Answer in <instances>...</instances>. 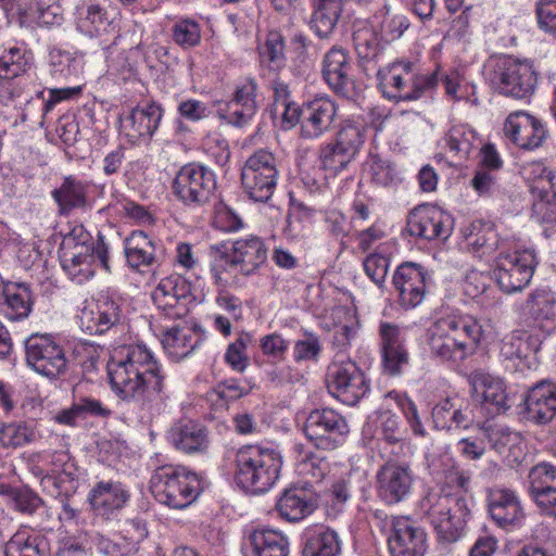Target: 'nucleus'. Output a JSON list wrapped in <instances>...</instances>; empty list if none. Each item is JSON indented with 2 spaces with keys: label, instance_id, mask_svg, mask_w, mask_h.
<instances>
[{
  "label": "nucleus",
  "instance_id": "f257e3e1",
  "mask_svg": "<svg viewBox=\"0 0 556 556\" xmlns=\"http://www.w3.org/2000/svg\"><path fill=\"white\" fill-rule=\"evenodd\" d=\"M108 374L118 399L134 402L152 415L164 410L168 397L165 376L146 345H127L115 351L108 364Z\"/></svg>",
  "mask_w": 556,
  "mask_h": 556
},
{
  "label": "nucleus",
  "instance_id": "f03ea898",
  "mask_svg": "<svg viewBox=\"0 0 556 556\" xmlns=\"http://www.w3.org/2000/svg\"><path fill=\"white\" fill-rule=\"evenodd\" d=\"M482 336V326L473 316L450 314L437 319L427 329L426 344L431 357L441 362H458L469 355Z\"/></svg>",
  "mask_w": 556,
  "mask_h": 556
},
{
  "label": "nucleus",
  "instance_id": "7ed1b4c3",
  "mask_svg": "<svg viewBox=\"0 0 556 556\" xmlns=\"http://www.w3.org/2000/svg\"><path fill=\"white\" fill-rule=\"evenodd\" d=\"M60 260L71 279L83 283L93 277L97 265L110 270L109 244L100 232L93 239L84 226L78 225L63 238Z\"/></svg>",
  "mask_w": 556,
  "mask_h": 556
},
{
  "label": "nucleus",
  "instance_id": "20e7f679",
  "mask_svg": "<svg viewBox=\"0 0 556 556\" xmlns=\"http://www.w3.org/2000/svg\"><path fill=\"white\" fill-rule=\"evenodd\" d=\"M235 464L237 485L247 492L262 494L279 479L282 457L274 448L247 444L236 451Z\"/></svg>",
  "mask_w": 556,
  "mask_h": 556
},
{
  "label": "nucleus",
  "instance_id": "39448f33",
  "mask_svg": "<svg viewBox=\"0 0 556 556\" xmlns=\"http://www.w3.org/2000/svg\"><path fill=\"white\" fill-rule=\"evenodd\" d=\"M418 513L435 531L441 542L457 541L470 514L466 500L444 493L440 489L429 490L418 502Z\"/></svg>",
  "mask_w": 556,
  "mask_h": 556
},
{
  "label": "nucleus",
  "instance_id": "423d86ee",
  "mask_svg": "<svg viewBox=\"0 0 556 556\" xmlns=\"http://www.w3.org/2000/svg\"><path fill=\"white\" fill-rule=\"evenodd\" d=\"M384 98L394 102L420 99L439 84V73H418L409 61H396L380 68L377 74Z\"/></svg>",
  "mask_w": 556,
  "mask_h": 556
},
{
  "label": "nucleus",
  "instance_id": "0eeeda50",
  "mask_svg": "<svg viewBox=\"0 0 556 556\" xmlns=\"http://www.w3.org/2000/svg\"><path fill=\"white\" fill-rule=\"evenodd\" d=\"M199 486L195 473L173 465L156 468L150 479L156 501L175 509L188 507L198 497Z\"/></svg>",
  "mask_w": 556,
  "mask_h": 556
},
{
  "label": "nucleus",
  "instance_id": "6e6552de",
  "mask_svg": "<svg viewBox=\"0 0 556 556\" xmlns=\"http://www.w3.org/2000/svg\"><path fill=\"white\" fill-rule=\"evenodd\" d=\"M485 67L490 85L503 96L523 99L534 90L536 74L526 61L498 55L491 58Z\"/></svg>",
  "mask_w": 556,
  "mask_h": 556
},
{
  "label": "nucleus",
  "instance_id": "1a4fd4ad",
  "mask_svg": "<svg viewBox=\"0 0 556 556\" xmlns=\"http://www.w3.org/2000/svg\"><path fill=\"white\" fill-rule=\"evenodd\" d=\"M349 351H336L325 383L330 394L346 405H355L369 390L364 372L350 358Z\"/></svg>",
  "mask_w": 556,
  "mask_h": 556
},
{
  "label": "nucleus",
  "instance_id": "9d476101",
  "mask_svg": "<svg viewBox=\"0 0 556 556\" xmlns=\"http://www.w3.org/2000/svg\"><path fill=\"white\" fill-rule=\"evenodd\" d=\"M336 288L321 290L320 299L325 301L323 312L318 315L321 329L333 332L331 344L336 351H349L352 340L355 339L358 329L356 313L349 306L338 305Z\"/></svg>",
  "mask_w": 556,
  "mask_h": 556
},
{
  "label": "nucleus",
  "instance_id": "9b49d317",
  "mask_svg": "<svg viewBox=\"0 0 556 556\" xmlns=\"http://www.w3.org/2000/svg\"><path fill=\"white\" fill-rule=\"evenodd\" d=\"M277 178L276 157L265 149L250 155L241 170L243 190L255 202H266L271 198Z\"/></svg>",
  "mask_w": 556,
  "mask_h": 556
},
{
  "label": "nucleus",
  "instance_id": "f8f14e48",
  "mask_svg": "<svg viewBox=\"0 0 556 556\" xmlns=\"http://www.w3.org/2000/svg\"><path fill=\"white\" fill-rule=\"evenodd\" d=\"M25 359L28 367L49 379H56L67 370L63 346L48 333H34L25 340Z\"/></svg>",
  "mask_w": 556,
  "mask_h": 556
},
{
  "label": "nucleus",
  "instance_id": "ddd939ff",
  "mask_svg": "<svg viewBox=\"0 0 556 556\" xmlns=\"http://www.w3.org/2000/svg\"><path fill=\"white\" fill-rule=\"evenodd\" d=\"M536 265L531 250L507 252L505 249L495 258L494 279L505 293L521 291L529 285Z\"/></svg>",
  "mask_w": 556,
  "mask_h": 556
},
{
  "label": "nucleus",
  "instance_id": "4468645a",
  "mask_svg": "<svg viewBox=\"0 0 556 556\" xmlns=\"http://www.w3.org/2000/svg\"><path fill=\"white\" fill-rule=\"evenodd\" d=\"M215 187V174L197 163L182 166L173 181L174 194L186 205L205 204Z\"/></svg>",
  "mask_w": 556,
  "mask_h": 556
},
{
  "label": "nucleus",
  "instance_id": "2eb2a0df",
  "mask_svg": "<svg viewBox=\"0 0 556 556\" xmlns=\"http://www.w3.org/2000/svg\"><path fill=\"white\" fill-rule=\"evenodd\" d=\"M452 216L435 205L415 207L407 218V231L410 236L425 240H446L453 230Z\"/></svg>",
  "mask_w": 556,
  "mask_h": 556
},
{
  "label": "nucleus",
  "instance_id": "dca6fc26",
  "mask_svg": "<svg viewBox=\"0 0 556 556\" xmlns=\"http://www.w3.org/2000/svg\"><path fill=\"white\" fill-rule=\"evenodd\" d=\"M191 296L190 283L180 275L163 278L151 293L154 305L173 319L185 317L188 312V299Z\"/></svg>",
  "mask_w": 556,
  "mask_h": 556
},
{
  "label": "nucleus",
  "instance_id": "f3484780",
  "mask_svg": "<svg viewBox=\"0 0 556 556\" xmlns=\"http://www.w3.org/2000/svg\"><path fill=\"white\" fill-rule=\"evenodd\" d=\"M414 481V473L408 465L389 462L377 471V494L386 504H397L409 496Z\"/></svg>",
  "mask_w": 556,
  "mask_h": 556
},
{
  "label": "nucleus",
  "instance_id": "a211bd4d",
  "mask_svg": "<svg viewBox=\"0 0 556 556\" xmlns=\"http://www.w3.org/2000/svg\"><path fill=\"white\" fill-rule=\"evenodd\" d=\"M379 337L383 370L390 376H399L409 362L405 332L397 325L384 321L379 326Z\"/></svg>",
  "mask_w": 556,
  "mask_h": 556
},
{
  "label": "nucleus",
  "instance_id": "6ab92c4d",
  "mask_svg": "<svg viewBox=\"0 0 556 556\" xmlns=\"http://www.w3.org/2000/svg\"><path fill=\"white\" fill-rule=\"evenodd\" d=\"M391 556H424L427 551V534L406 517H395L388 539Z\"/></svg>",
  "mask_w": 556,
  "mask_h": 556
},
{
  "label": "nucleus",
  "instance_id": "aec40b11",
  "mask_svg": "<svg viewBox=\"0 0 556 556\" xmlns=\"http://www.w3.org/2000/svg\"><path fill=\"white\" fill-rule=\"evenodd\" d=\"M427 281L428 275L420 265H400L393 275V286L397 291L400 305L406 309L419 305L426 295Z\"/></svg>",
  "mask_w": 556,
  "mask_h": 556
},
{
  "label": "nucleus",
  "instance_id": "412c9836",
  "mask_svg": "<svg viewBox=\"0 0 556 556\" xmlns=\"http://www.w3.org/2000/svg\"><path fill=\"white\" fill-rule=\"evenodd\" d=\"M504 134L514 144L525 150L539 148L546 138L542 122L525 111H516L507 116Z\"/></svg>",
  "mask_w": 556,
  "mask_h": 556
},
{
  "label": "nucleus",
  "instance_id": "4be33fe9",
  "mask_svg": "<svg viewBox=\"0 0 556 556\" xmlns=\"http://www.w3.org/2000/svg\"><path fill=\"white\" fill-rule=\"evenodd\" d=\"M525 414L536 425H546L556 416V382L542 380L525 395Z\"/></svg>",
  "mask_w": 556,
  "mask_h": 556
},
{
  "label": "nucleus",
  "instance_id": "5701e85b",
  "mask_svg": "<svg viewBox=\"0 0 556 556\" xmlns=\"http://www.w3.org/2000/svg\"><path fill=\"white\" fill-rule=\"evenodd\" d=\"M486 501L491 518L502 528L515 527L525 518L520 498L514 490L494 486L488 491Z\"/></svg>",
  "mask_w": 556,
  "mask_h": 556
},
{
  "label": "nucleus",
  "instance_id": "b1692460",
  "mask_svg": "<svg viewBox=\"0 0 556 556\" xmlns=\"http://www.w3.org/2000/svg\"><path fill=\"white\" fill-rule=\"evenodd\" d=\"M473 395L480 399L490 414H501L509 407V399L504 381L481 370L473 371L469 377Z\"/></svg>",
  "mask_w": 556,
  "mask_h": 556
},
{
  "label": "nucleus",
  "instance_id": "393cba45",
  "mask_svg": "<svg viewBox=\"0 0 556 556\" xmlns=\"http://www.w3.org/2000/svg\"><path fill=\"white\" fill-rule=\"evenodd\" d=\"M529 494L536 506L545 514L556 507V466L540 463L528 473Z\"/></svg>",
  "mask_w": 556,
  "mask_h": 556
},
{
  "label": "nucleus",
  "instance_id": "a878e982",
  "mask_svg": "<svg viewBox=\"0 0 556 556\" xmlns=\"http://www.w3.org/2000/svg\"><path fill=\"white\" fill-rule=\"evenodd\" d=\"M129 497V491L121 482L100 481L91 489L88 501L98 516L111 519L125 507Z\"/></svg>",
  "mask_w": 556,
  "mask_h": 556
},
{
  "label": "nucleus",
  "instance_id": "bb28decb",
  "mask_svg": "<svg viewBox=\"0 0 556 556\" xmlns=\"http://www.w3.org/2000/svg\"><path fill=\"white\" fill-rule=\"evenodd\" d=\"M167 438L176 450L186 454L205 453L210 445L206 428L192 419H179L174 422Z\"/></svg>",
  "mask_w": 556,
  "mask_h": 556
},
{
  "label": "nucleus",
  "instance_id": "cd10ccee",
  "mask_svg": "<svg viewBox=\"0 0 556 556\" xmlns=\"http://www.w3.org/2000/svg\"><path fill=\"white\" fill-rule=\"evenodd\" d=\"M288 536L278 529L258 526L247 538L244 556H288Z\"/></svg>",
  "mask_w": 556,
  "mask_h": 556
},
{
  "label": "nucleus",
  "instance_id": "c85d7f7f",
  "mask_svg": "<svg viewBox=\"0 0 556 556\" xmlns=\"http://www.w3.org/2000/svg\"><path fill=\"white\" fill-rule=\"evenodd\" d=\"M349 427L332 409L315 410V448L331 451L343 444Z\"/></svg>",
  "mask_w": 556,
  "mask_h": 556
},
{
  "label": "nucleus",
  "instance_id": "c756f323",
  "mask_svg": "<svg viewBox=\"0 0 556 556\" xmlns=\"http://www.w3.org/2000/svg\"><path fill=\"white\" fill-rule=\"evenodd\" d=\"M119 299L102 296L96 309H85L80 316L81 328L90 334H102L117 326L122 319Z\"/></svg>",
  "mask_w": 556,
  "mask_h": 556
},
{
  "label": "nucleus",
  "instance_id": "7c9ffc66",
  "mask_svg": "<svg viewBox=\"0 0 556 556\" xmlns=\"http://www.w3.org/2000/svg\"><path fill=\"white\" fill-rule=\"evenodd\" d=\"M257 84L254 78H247L237 86L231 100L227 103L225 118L236 126L247 125L255 115Z\"/></svg>",
  "mask_w": 556,
  "mask_h": 556
},
{
  "label": "nucleus",
  "instance_id": "2f4dec72",
  "mask_svg": "<svg viewBox=\"0 0 556 556\" xmlns=\"http://www.w3.org/2000/svg\"><path fill=\"white\" fill-rule=\"evenodd\" d=\"M467 250L479 258L491 256L495 251H503L504 243L498 241L493 226L482 220H475L463 230Z\"/></svg>",
  "mask_w": 556,
  "mask_h": 556
},
{
  "label": "nucleus",
  "instance_id": "473e14b6",
  "mask_svg": "<svg viewBox=\"0 0 556 556\" xmlns=\"http://www.w3.org/2000/svg\"><path fill=\"white\" fill-rule=\"evenodd\" d=\"M267 260V249L261 238L250 236L233 242L232 255L227 261L231 266H240L244 275L254 273Z\"/></svg>",
  "mask_w": 556,
  "mask_h": 556
},
{
  "label": "nucleus",
  "instance_id": "72a5a7b5",
  "mask_svg": "<svg viewBox=\"0 0 556 556\" xmlns=\"http://www.w3.org/2000/svg\"><path fill=\"white\" fill-rule=\"evenodd\" d=\"M125 255L132 268L160 262L163 250L143 231H134L125 241Z\"/></svg>",
  "mask_w": 556,
  "mask_h": 556
},
{
  "label": "nucleus",
  "instance_id": "f704fd0d",
  "mask_svg": "<svg viewBox=\"0 0 556 556\" xmlns=\"http://www.w3.org/2000/svg\"><path fill=\"white\" fill-rule=\"evenodd\" d=\"M313 491L305 485H294L286 490L277 502L279 515L288 521H299L311 514Z\"/></svg>",
  "mask_w": 556,
  "mask_h": 556
},
{
  "label": "nucleus",
  "instance_id": "c9c22d12",
  "mask_svg": "<svg viewBox=\"0 0 556 556\" xmlns=\"http://www.w3.org/2000/svg\"><path fill=\"white\" fill-rule=\"evenodd\" d=\"M432 476L442 480L451 489L467 491L470 482V473L457 466L454 457L445 452L433 455L429 462Z\"/></svg>",
  "mask_w": 556,
  "mask_h": 556
},
{
  "label": "nucleus",
  "instance_id": "e433bc0d",
  "mask_svg": "<svg viewBox=\"0 0 556 556\" xmlns=\"http://www.w3.org/2000/svg\"><path fill=\"white\" fill-rule=\"evenodd\" d=\"M202 341L198 329L175 326L167 328L162 338V344L167 354L176 361L187 357Z\"/></svg>",
  "mask_w": 556,
  "mask_h": 556
},
{
  "label": "nucleus",
  "instance_id": "4c0bfd02",
  "mask_svg": "<svg viewBox=\"0 0 556 556\" xmlns=\"http://www.w3.org/2000/svg\"><path fill=\"white\" fill-rule=\"evenodd\" d=\"M350 64L343 49L332 48L323 61L321 75L324 80L337 92H341L351 84Z\"/></svg>",
  "mask_w": 556,
  "mask_h": 556
},
{
  "label": "nucleus",
  "instance_id": "58836bf2",
  "mask_svg": "<svg viewBox=\"0 0 556 556\" xmlns=\"http://www.w3.org/2000/svg\"><path fill=\"white\" fill-rule=\"evenodd\" d=\"M349 480L344 478L329 479L325 481V488L317 498L315 508L323 507L327 517H337L350 500Z\"/></svg>",
  "mask_w": 556,
  "mask_h": 556
},
{
  "label": "nucleus",
  "instance_id": "ea45409f",
  "mask_svg": "<svg viewBox=\"0 0 556 556\" xmlns=\"http://www.w3.org/2000/svg\"><path fill=\"white\" fill-rule=\"evenodd\" d=\"M2 299L5 313L12 320L27 317L33 307V294L29 285L25 282H7Z\"/></svg>",
  "mask_w": 556,
  "mask_h": 556
},
{
  "label": "nucleus",
  "instance_id": "a19ab883",
  "mask_svg": "<svg viewBox=\"0 0 556 556\" xmlns=\"http://www.w3.org/2000/svg\"><path fill=\"white\" fill-rule=\"evenodd\" d=\"M381 41L392 42L403 36L409 27L408 18L404 14L392 12L389 4H384L371 17Z\"/></svg>",
  "mask_w": 556,
  "mask_h": 556
},
{
  "label": "nucleus",
  "instance_id": "79ce46f5",
  "mask_svg": "<svg viewBox=\"0 0 556 556\" xmlns=\"http://www.w3.org/2000/svg\"><path fill=\"white\" fill-rule=\"evenodd\" d=\"M521 173L534 197H548L556 191V175L543 162H529Z\"/></svg>",
  "mask_w": 556,
  "mask_h": 556
},
{
  "label": "nucleus",
  "instance_id": "37998d69",
  "mask_svg": "<svg viewBox=\"0 0 556 556\" xmlns=\"http://www.w3.org/2000/svg\"><path fill=\"white\" fill-rule=\"evenodd\" d=\"M112 414L101 401L93 397L83 396L72 404L68 409L59 413L56 420L64 425H74L77 419L87 417L108 418Z\"/></svg>",
  "mask_w": 556,
  "mask_h": 556
},
{
  "label": "nucleus",
  "instance_id": "c03bdc74",
  "mask_svg": "<svg viewBox=\"0 0 556 556\" xmlns=\"http://www.w3.org/2000/svg\"><path fill=\"white\" fill-rule=\"evenodd\" d=\"M162 118V110L159 105L151 103L131 111L127 122L130 124L132 138L151 137L159 127Z\"/></svg>",
  "mask_w": 556,
  "mask_h": 556
},
{
  "label": "nucleus",
  "instance_id": "a18cd8bd",
  "mask_svg": "<svg viewBox=\"0 0 556 556\" xmlns=\"http://www.w3.org/2000/svg\"><path fill=\"white\" fill-rule=\"evenodd\" d=\"M4 556H47V542L37 534L17 531L5 543Z\"/></svg>",
  "mask_w": 556,
  "mask_h": 556
},
{
  "label": "nucleus",
  "instance_id": "49530a36",
  "mask_svg": "<svg viewBox=\"0 0 556 556\" xmlns=\"http://www.w3.org/2000/svg\"><path fill=\"white\" fill-rule=\"evenodd\" d=\"M526 309L534 321L556 323V295L551 290L536 289L530 293Z\"/></svg>",
  "mask_w": 556,
  "mask_h": 556
},
{
  "label": "nucleus",
  "instance_id": "de8ad7c7",
  "mask_svg": "<svg viewBox=\"0 0 556 556\" xmlns=\"http://www.w3.org/2000/svg\"><path fill=\"white\" fill-rule=\"evenodd\" d=\"M52 197L62 214L86 204V186L73 178H65L63 184L52 191Z\"/></svg>",
  "mask_w": 556,
  "mask_h": 556
},
{
  "label": "nucleus",
  "instance_id": "09e8293b",
  "mask_svg": "<svg viewBox=\"0 0 556 556\" xmlns=\"http://www.w3.org/2000/svg\"><path fill=\"white\" fill-rule=\"evenodd\" d=\"M536 350L535 340L525 330H515L506 334L501 343L500 353L505 359H521Z\"/></svg>",
  "mask_w": 556,
  "mask_h": 556
},
{
  "label": "nucleus",
  "instance_id": "8fccbe9b",
  "mask_svg": "<svg viewBox=\"0 0 556 556\" xmlns=\"http://www.w3.org/2000/svg\"><path fill=\"white\" fill-rule=\"evenodd\" d=\"M112 22L109 20L106 12L99 4H90L85 12L80 13L77 21V29L90 37H99L106 33Z\"/></svg>",
  "mask_w": 556,
  "mask_h": 556
},
{
  "label": "nucleus",
  "instance_id": "3c124183",
  "mask_svg": "<svg viewBox=\"0 0 556 556\" xmlns=\"http://www.w3.org/2000/svg\"><path fill=\"white\" fill-rule=\"evenodd\" d=\"M381 41L377 28L372 25V20L361 23L353 33L354 48L359 58L367 59L374 56L377 47Z\"/></svg>",
  "mask_w": 556,
  "mask_h": 556
},
{
  "label": "nucleus",
  "instance_id": "603ef678",
  "mask_svg": "<svg viewBox=\"0 0 556 556\" xmlns=\"http://www.w3.org/2000/svg\"><path fill=\"white\" fill-rule=\"evenodd\" d=\"M29 67V60L20 48L5 49L0 55V77L16 78L26 73Z\"/></svg>",
  "mask_w": 556,
  "mask_h": 556
},
{
  "label": "nucleus",
  "instance_id": "864d4df0",
  "mask_svg": "<svg viewBox=\"0 0 556 556\" xmlns=\"http://www.w3.org/2000/svg\"><path fill=\"white\" fill-rule=\"evenodd\" d=\"M35 432L26 422L0 426V445L4 448L23 446L34 440Z\"/></svg>",
  "mask_w": 556,
  "mask_h": 556
},
{
  "label": "nucleus",
  "instance_id": "5fc2aeb1",
  "mask_svg": "<svg viewBox=\"0 0 556 556\" xmlns=\"http://www.w3.org/2000/svg\"><path fill=\"white\" fill-rule=\"evenodd\" d=\"M341 10L340 1L318 2L315 10V34L321 38L332 33Z\"/></svg>",
  "mask_w": 556,
  "mask_h": 556
},
{
  "label": "nucleus",
  "instance_id": "6e6d98bb",
  "mask_svg": "<svg viewBox=\"0 0 556 556\" xmlns=\"http://www.w3.org/2000/svg\"><path fill=\"white\" fill-rule=\"evenodd\" d=\"M448 150L459 159H466L475 147L476 137L472 130L464 126H454L445 137Z\"/></svg>",
  "mask_w": 556,
  "mask_h": 556
},
{
  "label": "nucleus",
  "instance_id": "4d7b16f0",
  "mask_svg": "<svg viewBox=\"0 0 556 556\" xmlns=\"http://www.w3.org/2000/svg\"><path fill=\"white\" fill-rule=\"evenodd\" d=\"M386 397L395 402L416 435H426L427 432L418 415L417 406L405 393L390 391L387 393Z\"/></svg>",
  "mask_w": 556,
  "mask_h": 556
},
{
  "label": "nucleus",
  "instance_id": "13d9d810",
  "mask_svg": "<svg viewBox=\"0 0 556 556\" xmlns=\"http://www.w3.org/2000/svg\"><path fill=\"white\" fill-rule=\"evenodd\" d=\"M134 549V546L126 542H113L101 533L89 534V551L103 556H126Z\"/></svg>",
  "mask_w": 556,
  "mask_h": 556
},
{
  "label": "nucleus",
  "instance_id": "bf43d9fd",
  "mask_svg": "<svg viewBox=\"0 0 556 556\" xmlns=\"http://www.w3.org/2000/svg\"><path fill=\"white\" fill-rule=\"evenodd\" d=\"M319 157L325 169L337 173L344 168L354 155L336 141L325 146L320 151Z\"/></svg>",
  "mask_w": 556,
  "mask_h": 556
},
{
  "label": "nucleus",
  "instance_id": "052dcab7",
  "mask_svg": "<svg viewBox=\"0 0 556 556\" xmlns=\"http://www.w3.org/2000/svg\"><path fill=\"white\" fill-rule=\"evenodd\" d=\"M173 38L177 45L184 48L195 47L201 41V28L192 20H181L173 27Z\"/></svg>",
  "mask_w": 556,
  "mask_h": 556
},
{
  "label": "nucleus",
  "instance_id": "680f3d73",
  "mask_svg": "<svg viewBox=\"0 0 556 556\" xmlns=\"http://www.w3.org/2000/svg\"><path fill=\"white\" fill-rule=\"evenodd\" d=\"M336 141L355 156L364 143L363 126L354 121H346L338 132Z\"/></svg>",
  "mask_w": 556,
  "mask_h": 556
},
{
  "label": "nucleus",
  "instance_id": "e2e57ef3",
  "mask_svg": "<svg viewBox=\"0 0 556 556\" xmlns=\"http://www.w3.org/2000/svg\"><path fill=\"white\" fill-rule=\"evenodd\" d=\"M283 39L278 31H270L264 47L260 49V56L263 63L279 66L283 59Z\"/></svg>",
  "mask_w": 556,
  "mask_h": 556
},
{
  "label": "nucleus",
  "instance_id": "0e129e2a",
  "mask_svg": "<svg viewBox=\"0 0 556 556\" xmlns=\"http://www.w3.org/2000/svg\"><path fill=\"white\" fill-rule=\"evenodd\" d=\"M9 495L16 510L33 515L41 505L42 500L28 488H15L9 490Z\"/></svg>",
  "mask_w": 556,
  "mask_h": 556
},
{
  "label": "nucleus",
  "instance_id": "69168bd1",
  "mask_svg": "<svg viewBox=\"0 0 556 556\" xmlns=\"http://www.w3.org/2000/svg\"><path fill=\"white\" fill-rule=\"evenodd\" d=\"M378 429L382 438L388 443L394 444L403 439V431L400 427L399 417L390 410L379 414Z\"/></svg>",
  "mask_w": 556,
  "mask_h": 556
},
{
  "label": "nucleus",
  "instance_id": "338daca9",
  "mask_svg": "<svg viewBox=\"0 0 556 556\" xmlns=\"http://www.w3.org/2000/svg\"><path fill=\"white\" fill-rule=\"evenodd\" d=\"M366 275L378 286L382 287L390 266L389 258L382 254L374 253L364 261Z\"/></svg>",
  "mask_w": 556,
  "mask_h": 556
},
{
  "label": "nucleus",
  "instance_id": "774afa93",
  "mask_svg": "<svg viewBox=\"0 0 556 556\" xmlns=\"http://www.w3.org/2000/svg\"><path fill=\"white\" fill-rule=\"evenodd\" d=\"M539 27L545 33L556 34V0H539L536 3Z\"/></svg>",
  "mask_w": 556,
  "mask_h": 556
}]
</instances>
